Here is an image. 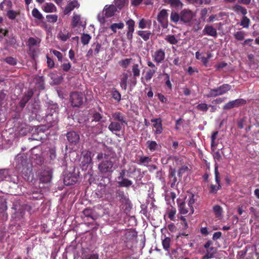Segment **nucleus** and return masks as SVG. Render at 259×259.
Returning a JSON list of instances; mask_svg holds the SVG:
<instances>
[{
    "label": "nucleus",
    "instance_id": "obj_1",
    "mask_svg": "<svg viewBox=\"0 0 259 259\" xmlns=\"http://www.w3.org/2000/svg\"><path fill=\"white\" fill-rule=\"evenodd\" d=\"M117 11V8L114 5H106L103 10L102 14H98V20L101 24H104L105 22V19L104 15L108 18L113 16Z\"/></svg>",
    "mask_w": 259,
    "mask_h": 259
},
{
    "label": "nucleus",
    "instance_id": "obj_2",
    "mask_svg": "<svg viewBox=\"0 0 259 259\" xmlns=\"http://www.w3.org/2000/svg\"><path fill=\"white\" fill-rule=\"evenodd\" d=\"M116 168L117 166L109 160H103L98 165V169L102 174H111Z\"/></svg>",
    "mask_w": 259,
    "mask_h": 259
},
{
    "label": "nucleus",
    "instance_id": "obj_3",
    "mask_svg": "<svg viewBox=\"0 0 259 259\" xmlns=\"http://www.w3.org/2000/svg\"><path fill=\"white\" fill-rule=\"evenodd\" d=\"M231 89V87L229 84H224L216 89H211L206 96L211 97L222 95L230 90Z\"/></svg>",
    "mask_w": 259,
    "mask_h": 259
},
{
    "label": "nucleus",
    "instance_id": "obj_4",
    "mask_svg": "<svg viewBox=\"0 0 259 259\" xmlns=\"http://www.w3.org/2000/svg\"><path fill=\"white\" fill-rule=\"evenodd\" d=\"M83 95L81 93L73 92L70 95V101L73 107H80L83 104Z\"/></svg>",
    "mask_w": 259,
    "mask_h": 259
},
{
    "label": "nucleus",
    "instance_id": "obj_5",
    "mask_svg": "<svg viewBox=\"0 0 259 259\" xmlns=\"http://www.w3.org/2000/svg\"><path fill=\"white\" fill-rule=\"evenodd\" d=\"M15 162L17 168H22V172H23L26 167L27 157L24 154H18L15 158Z\"/></svg>",
    "mask_w": 259,
    "mask_h": 259
},
{
    "label": "nucleus",
    "instance_id": "obj_6",
    "mask_svg": "<svg viewBox=\"0 0 259 259\" xmlns=\"http://www.w3.org/2000/svg\"><path fill=\"white\" fill-rule=\"evenodd\" d=\"M127 124L115 121H112L108 126V129L112 133L117 135V132H120L124 128L125 125Z\"/></svg>",
    "mask_w": 259,
    "mask_h": 259
},
{
    "label": "nucleus",
    "instance_id": "obj_7",
    "mask_svg": "<svg viewBox=\"0 0 259 259\" xmlns=\"http://www.w3.org/2000/svg\"><path fill=\"white\" fill-rule=\"evenodd\" d=\"M153 123V131L156 135H159L162 133L163 128L162 120L161 118H153L151 120Z\"/></svg>",
    "mask_w": 259,
    "mask_h": 259
},
{
    "label": "nucleus",
    "instance_id": "obj_8",
    "mask_svg": "<svg viewBox=\"0 0 259 259\" xmlns=\"http://www.w3.org/2000/svg\"><path fill=\"white\" fill-rule=\"evenodd\" d=\"M245 104L246 101L245 100L238 99L229 102L224 105L223 109L224 110H229L234 107H238Z\"/></svg>",
    "mask_w": 259,
    "mask_h": 259
},
{
    "label": "nucleus",
    "instance_id": "obj_9",
    "mask_svg": "<svg viewBox=\"0 0 259 259\" xmlns=\"http://www.w3.org/2000/svg\"><path fill=\"white\" fill-rule=\"evenodd\" d=\"M152 57L156 63H160L165 58V52L162 49L157 50L152 53Z\"/></svg>",
    "mask_w": 259,
    "mask_h": 259
},
{
    "label": "nucleus",
    "instance_id": "obj_10",
    "mask_svg": "<svg viewBox=\"0 0 259 259\" xmlns=\"http://www.w3.org/2000/svg\"><path fill=\"white\" fill-rule=\"evenodd\" d=\"M81 155V164L83 167L91 163L92 154L91 152L87 150L83 151Z\"/></svg>",
    "mask_w": 259,
    "mask_h": 259
},
{
    "label": "nucleus",
    "instance_id": "obj_11",
    "mask_svg": "<svg viewBox=\"0 0 259 259\" xmlns=\"http://www.w3.org/2000/svg\"><path fill=\"white\" fill-rule=\"evenodd\" d=\"M126 24L127 26L126 33L127 38L128 39L131 40L133 38V33L135 30V22L132 19H129L126 22Z\"/></svg>",
    "mask_w": 259,
    "mask_h": 259
},
{
    "label": "nucleus",
    "instance_id": "obj_12",
    "mask_svg": "<svg viewBox=\"0 0 259 259\" xmlns=\"http://www.w3.org/2000/svg\"><path fill=\"white\" fill-rule=\"evenodd\" d=\"M168 15L166 10H162L157 16V21L160 23L162 26L165 27L166 24V21Z\"/></svg>",
    "mask_w": 259,
    "mask_h": 259
},
{
    "label": "nucleus",
    "instance_id": "obj_13",
    "mask_svg": "<svg viewBox=\"0 0 259 259\" xmlns=\"http://www.w3.org/2000/svg\"><path fill=\"white\" fill-rule=\"evenodd\" d=\"M134 79L132 82L133 85H135L137 82L136 78L140 75V68L138 64L134 63L132 66Z\"/></svg>",
    "mask_w": 259,
    "mask_h": 259
},
{
    "label": "nucleus",
    "instance_id": "obj_14",
    "mask_svg": "<svg viewBox=\"0 0 259 259\" xmlns=\"http://www.w3.org/2000/svg\"><path fill=\"white\" fill-rule=\"evenodd\" d=\"M193 17V13L189 10H184L181 13V19L184 22H189Z\"/></svg>",
    "mask_w": 259,
    "mask_h": 259
},
{
    "label": "nucleus",
    "instance_id": "obj_15",
    "mask_svg": "<svg viewBox=\"0 0 259 259\" xmlns=\"http://www.w3.org/2000/svg\"><path fill=\"white\" fill-rule=\"evenodd\" d=\"M51 179L52 171L50 170H44L40 175L39 179L42 183H49L51 181Z\"/></svg>",
    "mask_w": 259,
    "mask_h": 259
},
{
    "label": "nucleus",
    "instance_id": "obj_16",
    "mask_svg": "<svg viewBox=\"0 0 259 259\" xmlns=\"http://www.w3.org/2000/svg\"><path fill=\"white\" fill-rule=\"evenodd\" d=\"M113 119L114 121L122 122L127 124L124 115L120 112H115L112 114V117H110V120Z\"/></svg>",
    "mask_w": 259,
    "mask_h": 259
},
{
    "label": "nucleus",
    "instance_id": "obj_17",
    "mask_svg": "<svg viewBox=\"0 0 259 259\" xmlns=\"http://www.w3.org/2000/svg\"><path fill=\"white\" fill-rule=\"evenodd\" d=\"M67 138L68 141L72 144H76L79 140V135L75 132H70L67 133Z\"/></svg>",
    "mask_w": 259,
    "mask_h": 259
},
{
    "label": "nucleus",
    "instance_id": "obj_18",
    "mask_svg": "<svg viewBox=\"0 0 259 259\" xmlns=\"http://www.w3.org/2000/svg\"><path fill=\"white\" fill-rule=\"evenodd\" d=\"M77 181L78 178L77 176L72 174H69L65 177L64 183L67 186H69L75 184Z\"/></svg>",
    "mask_w": 259,
    "mask_h": 259
},
{
    "label": "nucleus",
    "instance_id": "obj_19",
    "mask_svg": "<svg viewBox=\"0 0 259 259\" xmlns=\"http://www.w3.org/2000/svg\"><path fill=\"white\" fill-rule=\"evenodd\" d=\"M72 25L73 27L81 26L84 27L86 25L85 21L81 20L80 16L74 15L72 20Z\"/></svg>",
    "mask_w": 259,
    "mask_h": 259
},
{
    "label": "nucleus",
    "instance_id": "obj_20",
    "mask_svg": "<svg viewBox=\"0 0 259 259\" xmlns=\"http://www.w3.org/2000/svg\"><path fill=\"white\" fill-rule=\"evenodd\" d=\"M79 6L77 0H72V1L69 2L64 10V14H68L74 8H78Z\"/></svg>",
    "mask_w": 259,
    "mask_h": 259
},
{
    "label": "nucleus",
    "instance_id": "obj_21",
    "mask_svg": "<svg viewBox=\"0 0 259 259\" xmlns=\"http://www.w3.org/2000/svg\"><path fill=\"white\" fill-rule=\"evenodd\" d=\"M203 33L211 36H217V30L212 26L206 25L205 26L203 30Z\"/></svg>",
    "mask_w": 259,
    "mask_h": 259
},
{
    "label": "nucleus",
    "instance_id": "obj_22",
    "mask_svg": "<svg viewBox=\"0 0 259 259\" xmlns=\"http://www.w3.org/2000/svg\"><path fill=\"white\" fill-rule=\"evenodd\" d=\"M151 26V21L150 20L141 19L140 20L138 26L140 29L150 28Z\"/></svg>",
    "mask_w": 259,
    "mask_h": 259
},
{
    "label": "nucleus",
    "instance_id": "obj_23",
    "mask_svg": "<svg viewBox=\"0 0 259 259\" xmlns=\"http://www.w3.org/2000/svg\"><path fill=\"white\" fill-rule=\"evenodd\" d=\"M117 183L119 186L123 187H128L133 184L132 181L123 178L121 179H118Z\"/></svg>",
    "mask_w": 259,
    "mask_h": 259
},
{
    "label": "nucleus",
    "instance_id": "obj_24",
    "mask_svg": "<svg viewBox=\"0 0 259 259\" xmlns=\"http://www.w3.org/2000/svg\"><path fill=\"white\" fill-rule=\"evenodd\" d=\"M57 115L58 113L56 111L52 114H48L47 116V120L53 125L57 122Z\"/></svg>",
    "mask_w": 259,
    "mask_h": 259
},
{
    "label": "nucleus",
    "instance_id": "obj_25",
    "mask_svg": "<svg viewBox=\"0 0 259 259\" xmlns=\"http://www.w3.org/2000/svg\"><path fill=\"white\" fill-rule=\"evenodd\" d=\"M56 7L51 3H46L43 7V10L46 13H52L56 11Z\"/></svg>",
    "mask_w": 259,
    "mask_h": 259
},
{
    "label": "nucleus",
    "instance_id": "obj_26",
    "mask_svg": "<svg viewBox=\"0 0 259 259\" xmlns=\"http://www.w3.org/2000/svg\"><path fill=\"white\" fill-rule=\"evenodd\" d=\"M233 10L237 14H241L245 15L247 14V10L243 7L238 5H235L233 8Z\"/></svg>",
    "mask_w": 259,
    "mask_h": 259
},
{
    "label": "nucleus",
    "instance_id": "obj_27",
    "mask_svg": "<svg viewBox=\"0 0 259 259\" xmlns=\"http://www.w3.org/2000/svg\"><path fill=\"white\" fill-rule=\"evenodd\" d=\"M134 60L132 58H127L120 60L119 62V64L120 66L124 68H126L131 64H133Z\"/></svg>",
    "mask_w": 259,
    "mask_h": 259
},
{
    "label": "nucleus",
    "instance_id": "obj_28",
    "mask_svg": "<svg viewBox=\"0 0 259 259\" xmlns=\"http://www.w3.org/2000/svg\"><path fill=\"white\" fill-rule=\"evenodd\" d=\"M128 75L126 73H123L120 78V86L121 88L124 90L126 89L127 80Z\"/></svg>",
    "mask_w": 259,
    "mask_h": 259
},
{
    "label": "nucleus",
    "instance_id": "obj_29",
    "mask_svg": "<svg viewBox=\"0 0 259 259\" xmlns=\"http://www.w3.org/2000/svg\"><path fill=\"white\" fill-rule=\"evenodd\" d=\"M137 34L145 41H147L149 39L151 33L149 31L140 30L137 32Z\"/></svg>",
    "mask_w": 259,
    "mask_h": 259
},
{
    "label": "nucleus",
    "instance_id": "obj_30",
    "mask_svg": "<svg viewBox=\"0 0 259 259\" xmlns=\"http://www.w3.org/2000/svg\"><path fill=\"white\" fill-rule=\"evenodd\" d=\"M114 3L117 9H121L128 3V0H114Z\"/></svg>",
    "mask_w": 259,
    "mask_h": 259
},
{
    "label": "nucleus",
    "instance_id": "obj_31",
    "mask_svg": "<svg viewBox=\"0 0 259 259\" xmlns=\"http://www.w3.org/2000/svg\"><path fill=\"white\" fill-rule=\"evenodd\" d=\"M123 27L124 24L122 22H120L118 23H113L111 24L110 28L113 32L115 33L117 31V29H122Z\"/></svg>",
    "mask_w": 259,
    "mask_h": 259
},
{
    "label": "nucleus",
    "instance_id": "obj_32",
    "mask_svg": "<svg viewBox=\"0 0 259 259\" xmlns=\"http://www.w3.org/2000/svg\"><path fill=\"white\" fill-rule=\"evenodd\" d=\"M147 147L151 151H154L158 147V144L155 141H148L147 142Z\"/></svg>",
    "mask_w": 259,
    "mask_h": 259
},
{
    "label": "nucleus",
    "instance_id": "obj_33",
    "mask_svg": "<svg viewBox=\"0 0 259 259\" xmlns=\"http://www.w3.org/2000/svg\"><path fill=\"white\" fill-rule=\"evenodd\" d=\"M156 70H157L155 69H149L147 71L145 76V79L146 81H148L152 78L154 74L156 73Z\"/></svg>",
    "mask_w": 259,
    "mask_h": 259
},
{
    "label": "nucleus",
    "instance_id": "obj_34",
    "mask_svg": "<svg viewBox=\"0 0 259 259\" xmlns=\"http://www.w3.org/2000/svg\"><path fill=\"white\" fill-rule=\"evenodd\" d=\"M32 15L35 19L41 20L43 19L42 15L36 8H34L32 11Z\"/></svg>",
    "mask_w": 259,
    "mask_h": 259
},
{
    "label": "nucleus",
    "instance_id": "obj_35",
    "mask_svg": "<svg viewBox=\"0 0 259 259\" xmlns=\"http://www.w3.org/2000/svg\"><path fill=\"white\" fill-rule=\"evenodd\" d=\"M70 37L69 33H64L62 31L58 33V37L63 41H66Z\"/></svg>",
    "mask_w": 259,
    "mask_h": 259
},
{
    "label": "nucleus",
    "instance_id": "obj_36",
    "mask_svg": "<svg viewBox=\"0 0 259 259\" xmlns=\"http://www.w3.org/2000/svg\"><path fill=\"white\" fill-rule=\"evenodd\" d=\"M165 39L172 45H175L178 42V39L173 35H168L166 36Z\"/></svg>",
    "mask_w": 259,
    "mask_h": 259
},
{
    "label": "nucleus",
    "instance_id": "obj_37",
    "mask_svg": "<svg viewBox=\"0 0 259 259\" xmlns=\"http://www.w3.org/2000/svg\"><path fill=\"white\" fill-rule=\"evenodd\" d=\"M91 39V37L89 34H83L81 37V41L83 45H86L88 44Z\"/></svg>",
    "mask_w": 259,
    "mask_h": 259
},
{
    "label": "nucleus",
    "instance_id": "obj_38",
    "mask_svg": "<svg viewBox=\"0 0 259 259\" xmlns=\"http://www.w3.org/2000/svg\"><path fill=\"white\" fill-rule=\"evenodd\" d=\"M179 209L180 213L181 214H186L188 213V210L186 208V204L184 202H182L179 204Z\"/></svg>",
    "mask_w": 259,
    "mask_h": 259
},
{
    "label": "nucleus",
    "instance_id": "obj_39",
    "mask_svg": "<svg viewBox=\"0 0 259 259\" xmlns=\"http://www.w3.org/2000/svg\"><path fill=\"white\" fill-rule=\"evenodd\" d=\"M169 4L174 8L180 9L182 7V3L179 0H169Z\"/></svg>",
    "mask_w": 259,
    "mask_h": 259
},
{
    "label": "nucleus",
    "instance_id": "obj_40",
    "mask_svg": "<svg viewBox=\"0 0 259 259\" xmlns=\"http://www.w3.org/2000/svg\"><path fill=\"white\" fill-rule=\"evenodd\" d=\"M40 41L38 39H36L34 37H30L27 41V45L30 47L36 46L37 44H39Z\"/></svg>",
    "mask_w": 259,
    "mask_h": 259
},
{
    "label": "nucleus",
    "instance_id": "obj_41",
    "mask_svg": "<svg viewBox=\"0 0 259 259\" xmlns=\"http://www.w3.org/2000/svg\"><path fill=\"white\" fill-rule=\"evenodd\" d=\"M234 36L236 39L241 40L244 38L245 32L243 31H237L234 33Z\"/></svg>",
    "mask_w": 259,
    "mask_h": 259
},
{
    "label": "nucleus",
    "instance_id": "obj_42",
    "mask_svg": "<svg viewBox=\"0 0 259 259\" xmlns=\"http://www.w3.org/2000/svg\"><path fill=\"white\" fill-rule=\"evenodd\" d=\"M176 213V208L171 207L170 209H169L168 210L167 215H168V218L170 219V220H171V221L175 220Z\"/></svg>",
    "mask_w": 259,
    "mask_h": 259
},
{
    "label": "nucleus",
    "instance_id": "obj_43",
    "mask_svg": "<svg viewBox=\"0 0 259 259\" xmlns=\"http://www.w3.org/2000/svg\"><path fill=\"white\" fill-rule=\"evenodd\" d=\"M250 20L246 16H243L240 25L244 28H248L249 25Z\"/></svg>",
    "mask_w": 259,
    "mask_h": 259
},
{
    "label": "nucleus",
    "instance_id": "obj_44",
    "mask_svg": "<svg viewBox=\"0 0 259 259\" xmlns=\"http://www.w3.org/2000/svg\"><path fill=\"white\" fill-rule=\"evenodd\" d=\"M151 161V158L148 156H141L139 159V163L145 165Z\"/></svg>",
    "mask_w": 259,
    "mask_h": 259
},
{
    "label": "nucleus",
    "instance_id": "obj_45",
    "mask_svg": "<svg viewBox=\"0 0 259 259\" xmlns=\"http://www.w3.org/2000/svg\"><path fill=\"white\" fill-rule=\"evenodd\" d=\"M7 209V206L6 205V202L3 201L0 204V213L4 217L5 215V211Z\"/></svg>",
    "mask_w": 259,
    "mask_h": 259
},
{
    "label": "nucleus",
    "instance_id": "obj_46",
    "mask_svg": "<svg viewBox=\"0 0 259 259\" xmlns=\"http://www.w3.org/2000/svg\"><path fill=\"white\" fill-rule=\"evenodd\" d=\"M170 242V239L169 237H166L162 241V245L165 250H168V248H169Z\"/></svg>",
    "mask_w": 259,
    "mask_h": 259
},
{
    "label": "nucleus",
    "instance_id": "obj_47",
    "mask_svg": "<svg viewBox=\"0 0 259 259\" xmlns=\"http://www.w3.org/2000/svg\"><path fill=\"white\" fill-rule=\"evenodd\" d=\"M92 47L94 51V54L95 55L98 54L101 49V45L98 42L94 43L92 45Z\"/></svg>",
    "mask_w": 259,
    "mask_h": 259
},
{
    "label": "nucleus",
    "instance_id": "obj_48",
    "mask_svg": "<svg viewBox=\"0 0 259 259\" xmlns=\"http://www.w3.org/2000/svg\"><path fill=\"white\" fill-rule=\"evenodd\" d=\"M194 203H195V199L194 198V196L192 195L191 197L190 198V199L189 200L188 204V205L190 209V214H192L194 212V208L193 207V205L194 204Z\"/></svg>",
    "mask_w": 259,
    "mask_h": 259
},
{
    "label": "nucleus",
    "instance_id": "obj_49",
    "mask_svg": "<svg viewBox=\"0 0 259 259\" xmlns=\"http://www.w3.org/2000/svg\"><path fill=\"white\" fill-rule=\"evenodd\" d=\"M213 211L217 217H220L222 212V208L219 205H214L213 207Z\"/></svg>",
    "mask_w": 259,
    "mask_h": 259
},
{
    "label": "nucleus",
    "instance_id": "obj_50",
    "mask_svg": "<svg viewBox=\"0 0 259 259\" xmlns=\"http://www.w3.org/2000/svg\"><path fill=\"white\" fill-rule=\"evenodd\" d=\"M46 18L48 22L55 23L57 21L58 16L56 15H48Z\"/></svg>",
    "mask_w": 259,
    "mask_h": 259
},
{
    "label": "nucleus",
    "instance_id": "obj_51",
    "mask_svg": "<svg viewBox=\"0 0 259 259\" xmlns=\"http://www.w3.org/2000/svg\"><path fill=\"white\" fill-rule=\"evenodd\" d=\"M8 175V170L6 169L0 170V182L5 180Z\"/></svg>",
    "mask_w": 259,
    "mask_h": 259
},
{
    "label": "nucleus",
    "instance_id": "obj_52",
    "mask_svg": "<svg viewBox=\"0 0 259 259\" xmlns=\"http://www.w3.org/2000/svg\"><path fill=\"white\" fill-rule=\"evenodd\" d=\"M218 134V132H215L213 133L212 135H211V147H215L217 145V143L215 142V139L217 138Z\"/></svg>",
    "mask_w": 259,
    "mask_h": 259
},
{
    "label": "nucleus",
    "instance_id": "obj_53",
    "mask_svg": "<svg viewBox=\"0 0 259 259\" xmlns=\"http://www.w3.org/2000/svg\"><path fill=\"white\" fill-rule=\"evenodd\" d=\"M197 109L202 111H206L208 109V106L205 103H201L197 106Z\"/></svg>",
    "mask_w": 259,
    "mask_h": 259
},
{
    "label": "nucleus",
    "instance_id": "obj_54",
    "mask_svg": "<svg viewBox=\"0 0 259 259\" xmlns=\"http://www.w3.org/2000/svg\"><path fill=\"white\" fill-rule=\"evenodd\" d=\"M32 95L31 93H29L28 95L24 96L21 100L20 103L22 107L25 106V103L29 100Z\"/></svg>",
    "mask_w": 259,
    "mask_h": 259
},
{
    "label": "nucleus",
    "instance_id": "obj_55",
    "mask_svg": "<svg viewBox=\"0 0 259 259\" xmlns=\"http://www.w3.org/2000/svg\"><path fill=\"white\" fill-rule=\"evenodd\" d=\"M112 98L117 101H119L121 99V95L117 91H114L112 93Z\"/></svg>",
    "mask_w": 259,
    "mask_h": 259
},
{
    "label": "nucleus",
    "instance_id": "obj_56",
    "mask_svg": "<svg viewBox=\"0 0 259 259\" xmlns=\"http://www.w3.org/2000/svg\"><path fill=\"white\" fill-rule=\"evenodd\" d=\"M188 170V168L186 166H182L179 170L178 171V176L180 177H181L184 174H185L186 172H187Z\"/></svg>",
    "mask_w": 259,
    "mask_h": 259
},
{
    "label": "nucleus",
    "instance_id": "obj_57",
    "mask_svg": "<svg viewBox=\"0 0 259 259\" xmlns=\"http://www.w3.org/2000/svg\"><path fill=\"white\" fill-rule=\"evenodd\" d=\"M214 173L215 182L217 184L219 185L220 184V180L219 178V172L218 171V166L217 164H215Z\"/></svg>",
    "mask_w": 259,
    "mask_h": 259
},
{
    "label": "nucleus",
    "instance_id": "obj_58",
    "mask_svg": "<svg viewBox=\"0 0 259 259\" xmlns=\"http://www.w3.org/2000/svg\"><path fill=\"white\" fill-rule=\"evenodd\" d=\"M136 167L134 165H131L130 166L128 170H126L127 171V175L126 176L128 177H132L133 174L136 171Z\"/></svg>",
    "mask_w": 259,
    "mask_h": 259
},
{
    "label": "nucleus",
    "instance_id": "obj_59",
    "mask_svg": "<svg viewBox=\"0 0 259 259\" xmlns=\"http://www.w3.org/2000/svg\"><path fill=\"white\" fill-rule=\"evenodd\" d=\"M171 20L174 22H177L180 19V16L179 14L175 12H172L170 15Z\"/></svg>",
    "mask_w": 259,
    "mask_h": 259
},
{
    "label": "nucleus",
    "instance_id": "obj_60",
    "mask_svg": "<svg viewBox=\"0 0 259 259\" xmlns=\"http://www.w3.org/2000/svg\"><path fill=\"white\" fill-rule=\"evenodd\" d=\"M164 75H165V84L169 89H171L172 84L170 82L169 75L167 73H165Z\"/></svg>",
    "mask_w": 259,
    "mask_h": 259
},
{
    "label": "nucleus",
    "instance_id": "obj_61",
    "mask_svg": "<svg viewBox=\"0 0 259 259\" xmlns=\"http://www.w3.org/2000/svg\"><path fill=\"white\" fill-rule=\"evenodd\" d=\"M220 184L218 185H211L210 192L212 193H215L220 189Z\"/></svg>",
    "mask_w": 259,
    "mask_h": 259
},
{
    "label": "nucleus",
    "instance_id": "obj_62",
    "mask_svg": "<svg viewBox=\"0 0 259 259\" xmlns=\"http://www.w3.org/2000/svg\"><path fill=\"white\" fill-rule=\"evenodd\" d=\"M170 175L171 177L173 178L172 183L171 184V187L175 185V183L177 182V178L175 176L176 175V171L174 169H171L170 171Z\"/></svg>",
    "mask_w": 259,
    "mask_h": 259
},
{
    "label": "nucleus",
    "instance_id": "obj_63",
    "mask_svg": "<svg viewBox=\"0 0 259 259\" xmlns=\"http://www.w3.org/2000/svg\"><path fill=\"white\" fill-rule=\"evenodd\" d=\"M7 16L10 19H14L16 17V13L12 10H10L7 12Z\"/></svg>",
    "mask_w": 259,
    "mask_h": 259
},
{
    "label": "nucleus",
    "instance_id": "obj_64",
    "mask_svg": "<svg viewBox=\"0 0 259 259\" xmlns=\"http://www.w3.org/2000/svg\"><path fill=\"white\" fill-rule=\"evenodd\" d=\"M52 53L55 56L57 57L59 61L62 60V55L60 52L54 50L52 51Z\"/></svg>",
    "mask_w": 259,
    "mask_h": 259
}]
</instances>
